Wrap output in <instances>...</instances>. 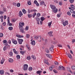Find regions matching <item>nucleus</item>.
Returning a JSON list of instances; mask_svg holds the SVG:
<instances>
[{"mask_svg": "<svg viewBox=\"0 0 75 75\" xmlns=\"http://www.w3.org/2000/svg\"><path fill=\"white\" fill-rule=\"evenodd\" d=\"M53 71L54 73H57V72H58V71H57V70H55V69H54L53 70Z\"/></svg>", "mask_w": 75, "mask_h": 75, "instance_id": "nucleus-53", "label": "nucleus"}, {"mask_svg": "<svg viewBox=\"0 0 75 75\" xmlns=\"http://www.w3.org/2000/svg\"><path fill=\"white\" fill-rule=\"evenodd\" d=\"M72 17H73V18H75V15L74 14H73L72 15Z\"/></svg>", "mask_w": 75, "mask_h": 75, "instance_id": "nucleus-63", "label": "nucleus"}, {"mask_svg": "<svg viewBox=\"0 0 75 75\" xmlns=\"http://www.w3.org/2000/svg\"><path fill=\"white\" fill-rule=\"evenodd\" d=\"M3 37V34L0 33V37Z\"/></svg>", "mask_w": 75, "mask_h": 75, "instance_id": "nucleus-45", "label": "nucleus"}, {"mask_svg": "<svg viewBox=\"0 0 75 75\" xmlns=\"http://www.w3.org/2000/svg\"><path fill=\"white\" fill-rule=\"evenodd\" d=\"M13 51L15 54H18V52H16V49H13Z\"/></svg>", "mask_w": 75, "mask_h": 75, "instance_id": "nucleus-22", "label": "nucleus"}, {"mask_svg": "<svg viewBox=\"0 0 75 75\" xmlns=\"http://www.w3.org/2000/svg\"><path fill=\"white\" fill-rule=\"evenodd\" d=\"M72 44L74 43V42H75V39H73L72 40Z\"/></svg>", "mask_w": 75, "mask_h": 75, "instance_id": "nucleus-59", "label": "nucleus"}, {"mask_svg": "<svg viewBox=\"0 0 75 75\" xmlns=\"http://www.w3.org/2000/svg\"><path fill=\"white\" fill-rule=\"evenodd\" d=\"M30 35L29 34L26 35V38H29L30 37Z\"/></svg>", "mask_w": 75, "mask_h": 75, "instance_id": "nucleus-35", "label": "nucleus"}, {"mask_svg": "<svg viewBox=\"0 0 75 75\" xmlns=\"http://www.w3.org/2000/svg\"><path fill=\"white\" fill-rule=\"evenodd\" d=\"M68 56L70 58H72V57L71 56V55L69 53L68 54Z\"/></svg>", "mask_w": 75, "mask_h": 75, "instance_id": "nucleus-33", "label": "nucleus"}, {"mask_svg": "<svg viewBox=\"0 0 75 75\" xmlns=\"http://www.w3.org/2000/svg\"><path fill=\"white\" fill-rule=\"evenodd\" d=\"M67 71H69H69H71V69H70V68H69V67H67Z\"/></svg>", "mask_w": 75, "mask_h": 75, "instance_id": "nucleus-34", "label": "nucleus"}, {"mask_svg": "<svg viewBox=\"0 0 75 75\" xmlns=\"http://www.w3.org/2000/svg\"><path fill=\"white\" fill-rule=\"evenodd\" d=\"M36 11H37V10L35 9H34L33 10H31L28 9V14H30V12L31 13L32 12H36Z\"/></svg>", "mask_w": 75, "mask_h": 75, "instance_id": "nucleus-3", "label": "nucleus"}, {"mask_svg": "<svg viewBox=\"0 0 75 75\" xmlns=\"http://www.w3.org/2000/svg\"><path fill=\"white\" fill-rule=\"evenodd\" d=\"M63 24L64 26H66V25H67L68 24V21H65V22H63Z\"/></svg>", "mask_w": 75, "mask_h": 75, "instance_id": "nucleus-4", "label": "nucleus"}, {"mask_svg": "<svg viewBox=\"0 0 75 75\" xmlns=\"http://www.w3.org/2000/svg\"><path fill=\"white\" fill-rule=\"evenodd\" d=\"M46 56H47L48 57V58H52V56H51V54H46Z\"/></svg>", "mask_w": 75, "mask_h": 75, "instance_id": "nucleus-10", "label": "nucleus"}, {"mask_svg": "<svg viewBox=\"0 0 75 75\" xmlns=\"http://www.w3.org/2000/svg\"><path fill=\"white\" fill-rule=\"evenodd\" d=\"M6 22H4L3 23V25L4 26H5L6 25Z\"/></svg>", "mask_w": 75, "mask_h": 75, "instance_id": "nucleus-62", "label": "nucleus"}, {"mask_svg": "<svg viewBox=\"0 0 75 75\" xmlns=\"http://www.w3.org/2000/svg\"><path fill=\"white\" fill-rule=\"evenodd\" d=\"M49 70H50L51 71H52V67H49Z\"/></svg>", "mask_w": 75, "mask_h": 75, "instance_id": "nucleus-55", "label": "nucleus"}, {"mask_svg": "<svg viewBox=\"0 0 75 75\" xmlns=\"http://www.w3.org/2000/svg\"><path fill=\"white\" fill-rule=\"evenodd\" d=\"M24 25V23H21V22H20L19 23V28H21V27H23V26Z\"/></svg>", "mask_w": 75, "mask_h": 75, "instance_id": "nucleus-5", "label": "nucleus"}, {"mask_svg": "<svg viewBox=\"0 0 75 75\" xmlns=\"http://www.w3.org/2000/svg\"><path fill=\"white\" fill-rule=\"evenodd\" d=\"M74 0H69V1L70 3H73L74 2Z\"/></svg>", "mask_w": 75, "mask_h": 75, "instance_id": "nucleus-31", "label": "nucleus"}, {"mask_svg": "<svg viewBox=\"0 0 75 75\" xmlns=\"http://www.w3.org/2000/svg\"><path fill=\"white\" fill-rule=\"evenodd\" d=\"M8 61L9 62H13L14 60H13V59L11 58L8 59Z\"/></svg>", "mask_w": 75, "mask_h": 75, "instance_id": "nucleus-18", "label": "nucleus"}, {"mask_svg": "<svg viewBox=\"0 0 75 75\" xmlns=\"http://www.w3.org/2000/svg\"><path fill=\"white\" fill-rule=\"evenodd\" d=\"M23 70L24 71H27L28 69V65L27 64H25L24 65Z\"/></svg>", "mask_w": 75, "mask_h": 75, "instance_id": "nucleus-2", "label": "nucleus"}, {"mask_svg": "<svg viewBox=\"0 0 75 75\" xmlns=\"http://www.w3.org/2000/svg\"><path fill=\"white\" fill-rule=\"evenodd\" d=\"M17 40L19 42V44H22V42H23V40L22 39H19L18 38Z\"/></svg>", "mask_w": 75, "mask_h": 75, "instance_id": "nucleus-6", "label": "nucleus"}, {"mask_svg": "<svg viewBox=\"0 0 75 75\" xmlns=\"http://www.w3.org/2000/svg\"><path fill=\"white\" fill-rule=\"evenodd\" d=\"M19 16L20 17H21V16H23V13H22V12H21V11H20L19 12Z\"/></svg>", "mask_w": 75, "mask_h": 75, "instance_id": "nucleus-19", "label": "nucleus"}, {"mask_svg": "<svg viewBox=\"0 0 75 75\" xmlns=\"http://www.w3.org/2000/svg\"><path fill=\"white\" fill-rule=\"evenodd\" d=\"M50 6L51 8L52 9L53 11L54 12V13H57V12L58 11V9H57L56 8L55 6L52 5H50Z\"/></svg>", "mask_w": 75, "mask_h": 75, "instance_id": "nucleus-1", "label": "nucleus"}, {"mask_svg": "<svg viewBox=\"0 0 75 75\" xmlns=\"http://www.w3.org/2000/svg\"><path fill=\"white\" fill-rule=\"evenodd\" d=\"M59 70H62V69L64 71H65V69L64 67L62 66H59Z\"/></svg>", "mask_w": 75, "mask_h": 75, "instance_id": "nucleus-7", "label": "nucleus"}, {"mask_svg": "<svg viewBox=\"0 0 75 75\" xmlns=\"http://www.w3.org/2000/svg\"><path fill=\"white\" fill-rule=\"evenodd\" d=\"M31 44L32 45H35V41L33 40L31 42Z\"/></svg>", "mask_w": 75, "mask_h": 75, "instance_id": "nucleus-15", "label": "nucleus"}, {"mask_svg": "<svg viewBox=\"0 0 75 75\" xmlns=\"http://www.w3.org/2000/svg\"><path fill=\"white\" fill-rule=\"evenodd\" d=\"M58 46L59 47H62V46L61 45V44H60V45H58Z\"/></svg>", "mask_w": 75, "mask_h": 75, "instance_id": "nucleus-64", "label": "nucleus"}, {"mask_svg": "<svg viewBox=\"0 0 75 75\" xmlns=\"http://www.w3.org/2000/svg\"><path fill=\"white\" fill-rule=\"evenodd\" d=\"M12 23H14V22H15L16 21V20L13 19H12Z\"/></svg>", "mask_w": 75, "mask_h": 75, "instance_id": "nucleus-52", "label": "nucleus"}, {"mask_svg": "<svg viewBox=\"0 0 75 75\" xmlns=\"http://www.w3.org/2000/svg\"><path fill=\"white\" fill-rule=\"evenodd\" d=\"M22 11L23 14H26V13H27V11L24 9H22Z\"/></svg>", "mask_w": 75, "mask_h": 75, "instance_id": "nucleus-20", "label": "nucleus"}, {"mask_svg": "<svg viewBox=\"0 0 75 75\" xmlns=\"http://www.w3.org/2000/svg\"><path fill=\"white\" fill-rule=\"evenodd\" d=\"M40 5L42 6V5H43V4H44L45 5V6H46V5L45 4V3H44V1H42L41 2H40Z\"/></svg>", "mask_w": 75, "mask_h": 75, "instance_id": "nucleus-11", "label": "nucleus"}, {"mask_svg": "<svg viewBox=\"0 0 75 75\" xmlns=\"http://www.w3.org/2000/svg\"><path fill=\"white\" fill-rule=\"evenodd\" d=\"M26 48H27L30 51L31 50V48H30V46L28 45H27L26 46Z\"/></svg>", "mask_w": 75, "mask_h": 75, "instance_id": "nucleus-16", "label": "nucleus"}, {"mask_svg": "<svg viewBox=\"0 0 75 75\" xmlns=\"http://www.w3.org/2000/svg\"><path fill=\"white\" fill-rule=\"evenodd\" d=\"M45 51L47 53H49L50 52V51L49 50V49L46 48L45 49Z\"/></svg>", "mask_w": 75, "mask_h": 75, "instance_id": "nucleus-24", "label": "nucleus"}, {"mask_svg": "<svg viewBox=\"0 0 75 75\" xmlns=\"http://www.w3.org/2000/svg\"><path fill=\"white\" fill-rule=\"evenodd\" d=\"M60 16H61L60 14H57V16L58 17H60Z\"/></svg>", "mask_w": 75, "mask_h": 75, "instance_id": "nucleus-58", "label": "nucleus"}, {"mask_svg": "<svg viewBox=\"0 0 75 75\" xmlns=\"http://www.w3.org/2000/svg\"><path fill=\"white\" fill-rule=\"evenodd\" d=\"M41 72H42V71H38L36 72L37 74H39V75H41L40 73H41Z\"/></svg>", "mask_w": 75, "mask_h": 75, "instance_id": "nucleus-17", "label": "nucleus"}, {"mask_svg": "<svg viewBox=\"0 0 75 75\" xmlns=\"http://www.w3.org/2000/svg\"><path fill=\"white\" fill-rule=\"evenodd\" d=\"M4 70H1L0 71V74L1 75H3V74H4Z\"/></svg>", "mask_w": 75, "mask_h": 75, "instance_id": "nucleus-23", "label": "nucleus"}, {"mask_svg": "<svg viewBox=\"0 0 75 75\" xmlns=\"http://www.w3.org/2000/svg\"><path fill=\"white\" fill-rule=\"evenodd\" d=\"M5 46L7 48H10V45H8L6 44Z\"/></svg>", "mask_w": 75, "mask_h": 75, "instance_id": "nucleus-30", "label": "nucleus"}, {"mask_svg": "<svg viewBox=\"0 0 75 75\" xmlns=\"http://www.w3.org/2000/svg\"><path fill=\"white\" fill-rule=\"evenodd\" d=\"M10 20V17H8V19H7L8 24V23H10V20Z\"/></svg>", "mask_w": 75, "mask_h": 75, "instance_id": "nucleus-37", "label": "nucleus"}, {"mask_svg": "<svg viewBox=\"0 0 75 75\" xmlns=\"http://www.w3.org/2000/svg\"><path fill=\"white\" fill-rule=\"evenodd\" d=\"M34 38L35 39H36L37 40H38V39L39 38V37L38 36H34Z\"/></svg>", "mask_w": 75, "mask_h": 75, "instance_id": "nucleus-42", "label": "nucleus"}, {"mask_svg": "<svg viewBox=\"0 0 75 75\" xmlns=\"http://www.w3.org/2000/svg\"><path fill=\"white\" fill-rule=\"evenodd\" d=\"M20 53L22 55H23V54H24V51H21Z\"/></svg>", "mask_w": 75, "mask_h": 75, "instance_id": "nucleus-47", "label": "nucleus"}, {"mask_svg": "<svg viewBox=\"0 0 75 75\" xmlns=\"http://www.w3.org/2000/svg\"><path fill=\"white\" fill-rule=\"evenodd\" d=\"M67 14L68 15H69V16H70L71 15V13L69 12H67Z\"/></svg>", "mask_w": 75, "mask_h": 75, "instance_id": "nucleus-57", "label": "nucleus"}, {"mask_svg": "<svg viewBox=\"0 0 75 75\" xmlns=\"http://www.w3.org/2000/svg\"><path fill=\"white\" fill-rule=\"evenodd\" d=\"M50 50L51 52H53L54 51V48L50 47Z\"/></svg>", "mask_w": 75, "mask_h": 75, "instance_id": "nucleus-26", "label": "nucleus"}, {"mask_svg": "<svg viewBox=\"0 0 75 75\" xmlns=\"http://www.w3.org/2000/svg\"><path fill=\"white\" fill-rule=\"evenodd\" d=\"M40 19L42 21H44V20H45V18H44V17H41L40 18Z\"/></svg>", "mask_w": 75, "mask_h": 75, "instance_id": "nucleus-29", "label": "nucleus"}, {"mask_svg": "<svg viewBox=\"0 0 75 75\" xmlns=\"http://www.w3.org/2000/svg\"><path fill=\"white\" fill-rule=\"evenodd\" d=\"M20 3H18L17 4V7H19L20 6Z\"/></svg>", "mask_w": 75, "mask_h": 75, "instance_id": "nucleus-44", "label": "nucleus"}, {"mask_svg": "<svg viewBox=\"0 0 75 75\" xmlns=\"http://www.w3.org/2000/svg\"><path fill=\"white\" fill-rule=\"evenodd\" d=\"M0 19H1V22H3V16H0Z\"/></svg>", "mask_w": 75, "mask_h": 75, "instance_id": "nucleus-25", "label": "nucleus"}, {"mask_svg": "<svg viewBox=\"0 0 75 75\" xmlns=\"http://www.w3.org/2000/svg\"><path fill=\"white\" fill-rule=\"evenodd\" d=\"M28 28H28V26H26V31L28 30Z\"/></svg>", "mask_w": 75, "mask_h": 75, "instance_id": "nucleus-56", "label": "nucleus"}, {"mask_svg": "<svg viewBox=\"0 0 75 75\" xmlns=\"http://www.w3.org/2000/svg\"><path fill=\"white\" fill-rule=\"evenodd\" d=\"M71 10H74L75 9V7H71Z\"/></svg>", "mask_w": 75, "mask_h": 75, "instance_id": "nucleus-60", "label": "nucleus"}, {"mask_svg": "<svg viewBox=\"0 0 75 75\" xmlns=\"http://www.w3.org/2000/svg\"><path fill=\"white\" fill-rule=\"evenodd\" d=\"M44 63H45V64H47V65H50V64L48 62V61H47V60H45V59H44Z\"/></svg>", "mask_w": 75, "mask_h": 75, "instance_id": "nucleus-12", "label": "nucleus"}, {"mask_svg": "<svg viewBox=\"0 0 75 75\" xmlns=\"http://www.w3.org/2000/svg\"><path fill=\"white\" fill-rule=\"evenodd\" d=\"M51 24H52V21H51V22H50L49 23H48V26H49V27H50Z\"/></svg>", "mask_w": 75, "mask_h": 75, "instance_id": "nucleus-38", "label": "nucleus"}, {"mask_svg": "<svg viewBox=\"0 0 75 75\" xmlns=\"http://www.w3.org/2000/svg\"><path fill=\"white\" fill-rule=\"evenodd\" d=\"M16 58L17 59H20V56L19 55H17L16 56Z\"/></svg>", "mask_w": 75, "mask_h": 75, "instance_id": "nucleus-32", "label": "nucleus"}, {"mask_svg": "<svg viewBox=\"0 0 75 75\" xmlns=\"http://www.w3.org/2000/svg\"><path fill=\"white\" fill-rule=\"evenodd\" d=\"M54 64L55 65H58V64H59L58 63V62H54Z\"/></svg>", "mask_w": 75, "mask_h": 75, "instance_id": "nucleus-50", "label": "nucleus"}, {"mask_svg": "<svg viewBox=\"0 0 75 75\" xmlns=\"http://www.w3.org/2000/svg\"><path fill=\"white\" fill-rule=\"evenodd\" d=\"M52 42V44H55L57 43V42L55 41V42Z\"/></svg>", "mask_w": 75, "mask_h": 75, "instance_id": "nucleus-43", "label": "nucleus"}, {"mask_svg": "<svg viewBox=\"0 0 75 75\" xmlns=\"http://www.w3.org/2000/svg\"><path fill=\"white\" fill-rule=\"evenodd\" d=\"M73 11H74L72 9H71V10H70V12L71 13H73Z\"/></svg>", "mask_w": 75, "mask_h": 75, "instance_id": "nucleus-61", "label": "nucleus"}, {"mask_svg": "<svg viewBox=\"0 0 75 75\" xmlns=\"http://www.w3.org/2000/svg\"><path fill=\"white\" fill-rule=\"evenodd\" d=\"M5 61L4 59L3 58L1 61V64H3L4 63V61Z\"/></svg>", "mask_w": 75, "mask_h": 75, "instance_id": "nucleus-13", "label": "nucleus"}, {"mask_svg": "<svg viewBox=\"0 0 75 75\" xmlns=\"http://www.w3.org/2000/svg\"><path fill=\"white\" fill-rule=\"evenodd\" d=\"M28 17H29V18H31V17H32V16H33V15L31 14H28Z\"/></svg>", "mask_w": 75, "mask_h": 75, "instance_id": "nucleus-27", "label": "nucleus"}, {"mask_svg": "<svg viewBox=\"0 0 75 75\" xmlns=\"http://www.w3.org/2000/svg\"><path fill=\"white\" fill-rule=\"evenodd\" d=\"M71 68L72 69L74 70L75 69V67L74 66H73L71 67Z\"/></svg>", "mask_w": 75, "mask_h": 75, "instance_id": "nucleus-48", "label": "nucleus"}, {"mask_svg": "<svg viewBox=\"0 0 75 75\" xmlns=\"http://www.w3.org/2000/svg\"><path fill=\"white\" fill-rule=\"evenodd\" d=\"M16 37H18L19 38H23V37H24V36H21V35H16Z\"/></svg>", "mask_w": 75, "mask_h": 75, "instance_id": "nucleus-21", "label": "nucleus"}, {"mask_svg": "<svg viewBox=\"0 0 75 75\" xmlns=\"http://www.w3.org/2000/svg\"><path fill=\"white\" fill-rule=\"evenodd\" d=\"M12 41L14 44H17V41L16 40H15L14 39H12Z\"/></svg>", "mask_w": 75, "mask_h": 75, "instance_id": "nucleus-9", "label": "nucleus"}, {"mask_svg": "<svg viewBox=\"0 0 75 75\" xmlns=\"http://www.w3.org/2000/svg\"><path fill=\"white\" fill-rule=\"evenodd\" d=\"M40 16V13H39L37 14V17H39Z\"/></svg>", "mask_w": 75, "mask_h": 75, "instance_id": "nucleus-40", "label": "nucleus"}, {"mask_svg": "<svg viewBox=\"0 0 75 75\" xmlns=\"http://www.w3.org/2000/svg\"><path fill=\"white\" fill-rule=\"evenodd\" d=\"M52 32L50 31V32L48 33V34L49 35H50V37H52Z\"/></svg>", "mask_w": 75, "mask_h": 75, "instance_id": "nucleus-14", "label": "nucleus"}, {"mask_svg": "<svg viewBox=\"0 0 75 75\" xmlns=\"http://www.w3.org/2000/svg\"><path fill=\"white\" fill-rule=\"evenodd\" d=\"M28 5H30L31 4V2L30 1H28Z\"/></svg>", "mask_w": 75, "mask_h": 75, "instance_id": "nucleus-28", "label": "nucleus"}, {"mask_svg": "<svg viewBox=\"0 0 75 75\" xmlns=\"http://www.w3.org/2000/svg\"><path fill=\"white\" fill-rule=\"evenodd\" d=\"M32 69H33V68L31 67H29L28 68L29 71H32Z\"/></svg>", "mask_w": 75, "mask_h": 75, "instance_id": "nucleus-41", "label": "nucleus"}, {"mask_svg": "<svg viewBox=\"0 0 75 75\" xmlns=\"http://www.w3.org/2000/svg\"><path fill=\"white\" fill-rule=\"evenodd\" d=\"M7 48L6 46L4 47V51H6V50L7 49Z\"/></svg>", "mask_w": 75, "mask_h": 75, "instance_id": "nucleus-51", "label": "nucleus"}, {"mask_svg": "<svg viewBox=\"0 0 75 75\" xmlns=\"http://www.w3.org/2000/svg\"><path fill=\"white\" fill-rule=\"evenodd\" d=\"M36 20L37 21H40V18H38V17H37V18H36Z\"/></svg>", "mask_w": 75, "mask_h": 75, "instance_id": "nucleus-36", "label": "nucleus"}, {"mask_svg": "<svg viewBox=\"0 0 75 75\" xmlns=\"http://www.w3.org/2000/svg\"><path fill=\"white\" fill-rule=\"evenodd\" d=\"M10 55L11 56H13V52H11L10 53Z\"/></svg>", "mask_w": 75, "mask_h": 75, "instance_id": "nucleus-49", "label": "nucleus"}, {"mask_svg": "<svg viewBox=\"0 0 75 75\" xmlns=\"http://www.w3.org/2000/svg\"><path fill=\"white\" fill-rule=\"evenodd\" d=\"M32 57L33 58V59H35V57L34 56H33V55H32Z\"/></svg>", "mask_w": 75, "mask_h": 75, "instance_id": "nucleus-54", "label": "nucleus"}, {"mask_svg": "<svg viewBox=\"0 0 75 75\" xmlns=\"http://www.w3.org/2000/svg\"><path fill=\"white\" fill-rule=\"evenodd\" d=\"M27 59L30 60V59H31V57H30V56H28L27 57Z\"/></svg>", "mask_w": 75, "mask_h": 75, "instance_id": "nucleus-46", "label": "nucleus"}, {"mask_svg": "<svg viewBox=\"0 0 75 75\" xmlns=\"http://www.w3.org/2000/svg\"><path fill=\"white\" fill-rule=\"evenodd\" d=\"M8 29L9 30H13V27H9Z\"/></svg>", "mask_w": 75, "mask_h": 75, "instance_id": "nucleus-39", "label": "nucleus"}, {"mask_svg": "<svg viewBox=\"0 0 75 75\" xmlns=\"http://www.w3.org/2000/svg\"><path fill=\"white\" fill-rule=\"evenodd\" d=\"M19 28L20 30V31L22 33H24V28H23V27L21 28Z\"/></svg>", "mask_w": 75, "mask_h": 75, "instance_id": "nucleus-8", "label": "nucleus"}]
</instances>
